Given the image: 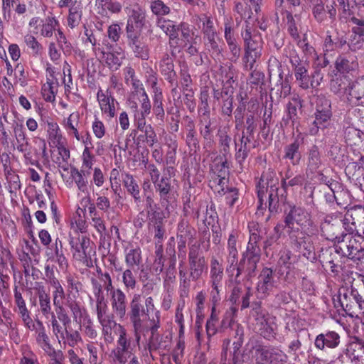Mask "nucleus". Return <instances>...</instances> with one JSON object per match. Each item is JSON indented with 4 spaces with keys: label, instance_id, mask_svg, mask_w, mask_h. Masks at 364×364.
I'll return each mask as SVG.
<instances>
[{
    "label": "nucleus",
    "instance_id": "1",
    "mask_svg": "<svg viewBox=\"0 0 364 364\" xmlns=\"http://www.w3.org/2000/svg\"><path fill=\"white\" fill-rule=\"evenodd\" d=\"M127 316L133 326L136 341L139 343L141 334L150 331L149 349L150 351L166 350L170 345L168 336L159 333L161 327V312L156 309L154 299L148 296L143 302L139 294H134L129 302V311Z\"/></svg>",
    "mask_w": 364,
    "mask_h": 364
},
{
    "label": "nucleus",
    "instance_id": "2",
    "mask_svg": "<svg viewBox=\"0 0 364 364\" xmlns=\"http://www.w3.org/2000/svg\"><path fill=\"white\" fill-rule=\"evenodd\" d=\"M256 223L249 224L250 236L247 242L246 250L242 252L240 260L237 258L236 264L230 267L227 265L226 271L232 276L235 277L236 282L240 283L238 279L241 276H244L247 280L251 279L256 275L257 264L261 259V249L258 245L259 235L257 232Z\"/></svg>",
    "mask_w": 364,
    "mask_h": 364
},
{
    "label": "nucleus",
    "instance_id": "3",
    "mask_svg": "<svg viewBox=\"0 0 364 364\" xmlns=\"http://www.w3.org/2000/svg\"><path fill=\"white\" fill-rule=\"evenodd\" d=\"M256 191L259 205L258 209L266 208L264 198L268 193V208L272 214L278 212L279 208L278 181L274 179L273 172H264L261 176L256 179Z\"/></svg>",
    "mask_w": 364,
    "mask_h": 364
},
{
    "label": "nucleus",
    "instance_id": "4",
    "mask_svg": "<svg viewBox=\"0 0 364 364\" xmlns=\"http://www.w3.org/2000/svg\"><path fill=\"white\" fill-rule=\"evenodd\" d=\"M284 223L288 228L289 237L293 239L299 228L304 232L315 234L316 232L311 213L301 205H290L284 213Z\"/></svg>",
    "mask_w": 364,
    "mask_h": 364
},
{
    "label": "nucleus",
    "instance_id": "5",
    "mask_svg": "<svg viewBox=\"0 0 364 364\" xmlns=\"http://www.w3.org/2000/svg\"><path fill=\"white\" fill-rule=\"evenodd\" d=\"M247 346L255 360V364H284L288 360L287 355L281 349L265 346L258 340H250Z\"/></svg>",
    "mask_w": 364,
    "mask_h": 364
},
{
    "label": "nucleus",
    "instance_id": "6",
    "mask_svg": "<svg viewBox=\"0 0 364 364\" xmlns=\"http://www.w3.org/2000/svg\"><path fill=\"white\" fill-rule=\"evenodd\" d=\"M314 116V119L309 126L308 134L309 135L316 136L320 130L324 131L331 127V102L326 96L319 95L317 97Z\"/></svg>",
    "mask_w": 364,
    "mask_h": 364
},
{
    "label": "nucleus",
    "instance_id": "7",
    "mask_svg": "<svg viewBox=\"0 0 364 364\" xmlns=\"http://www.w3.org/2000/svg\"><path fill=\"white\" fill-rule=\"evenodd\" d=\"M191 21L198 28L201 29L203 39L208 48L219 54L220 49L217 42V32L211 18L205 14L200 15L194 14L192 16Z\"/></svg>",
    "mask_w": 364,
    "mask_h": 364
},
{
    "label": "nucleus",
    "instance_id": "8",
    "mask_svg": "<svg viewBox=\"0 0 364 364\" xmlns=\"http://www.w3.org/2000/svg\"><path fill=\"white\" fill-rule=\"evenodd\" d=\"M305 137L306 134L297 129L296 134H293L292 141L284 146L282 158L292 166L300 164L302 158L301 149L304 145Z\"/></svg>",
    "mask_w": 364,
    "mask_h": 364
},
{
    "label": "nucleus",
    "instance_id": "9",
    "mask_svg": "<svg viewBox=\"0 0 364 364\" xmlns=\"http://www.w3.org/2000/svg\"><path fill=\"white\" fill-rule=\"evenodd\" d=\"M140 107L137 102L133 100H128L129 107L133 115L134 125L139 131H144L147 127L146 117L151 113V105L149 99L139 100Z\"/></svg>",
    "mask_w": 364,
    "mask_h": 364
},
{
    "label": "nucleus",
    "instance_id": "10",
    "mask_svg": "<svg viewBox=\"0 0 364 364\" xmlns=\"http://www.w3.org/2000/svg\"><path fill=\"white\" fill-rule=\"evenodd\" d=\"M272 269L264 267L257 277L256 291L257 297L264 299L268 296L277 285Z\"/></svg>",
    "mask_w": 364,
    "mask_h": 364
},
{
    "label": "nucleus",
    "instance_id": "11",
    "mask_svg": "<svg viewBox=\"0 0 364 364\" xmlns=\"http://www.w3.org/2000/svg\"><path fill=\"white\" fill-rule=\"evenodd\" d=\"M343 223L342 220L333 215H326L320 225L321 235L327 240L337 242L341 237Z\"/></svg>",
    "mask_w": 364,
    "mask_h": 364
},
{
    "label": "nucleus",
    "instance_id": "12",
    "mask_svg": "<svg viewBox=\"0 0 364 364\" xmlns=\"http://www.w3.org/2000/svg\"><path fill=\"white\" fill-rule=\"evenodd\" d=\"M124 82L127 85H132L133 91L131 92L128 100H143L149 99L144 87L143 83L136 76L135 70L131 66H126L123 68Z\"/></svg>",
    "mask_w": 364,
    "mask_h": 364
},
{
    "label": "nucleus",
    "instance_id": "13",
    "mask_svg": "<svg viewBox=\"0 0 364 364\" xmlns=\"http://www.w3.org/2000/svg\"><path fill=\"white\" fill-rule=\"evenodd\" d=\"M153 184L156 193H159L161 205L166 211L170 212V206H172L175 202L174 191L171 184V178L163 176Z\"/></svg>",
    "mask_w": 364,
    "mask_h": 364
},
{
    "label": "nucleus",
    "instance_id": "14",
    "mask_svg": "<svg viewBox=\"0 0 364 364\" xmlns=\"http://www.w3.org/2000/svg\"><path fill=\"white\" fill-rule=\"evenodd\" d=\"M190 277L192 280H198L207 268L205 259L199 255L198 248L191 247L188 254Z\"/></svg>",
    "mask_w": 364,
    "mask_h": 364
},
{
    "label": "nucleus",
    "instance_id": "15",
    "mask_svg": "<svg viewBox=\"0 0 364 364\" xmlns=\"http://www.w3.org/2000/svg\"><path fill=\"white\" fill-rule=\"evenodd\" d=\"M14 135L17 141V150L23 153L26 162L31 165H38L37 161L33 159L31 151L28 150L30 144L22 125H17L14 129Z\"/></svg>",
    "mask_w": 364,
    "mask_h": 364
},
{
    "label": "nucleus",
    "instance_id": "16",
    "mask_svg": "<svg viewBox=\"0 0 364 364\" xmlns=\"http://www.w3.org/2000/svg\"><path fill=\"white\" fill-rule=\"evenodd\" d=\"M38 327L36 326L35 339L36 344L48 355L50 358L55 356L58 350H55L50 343V340L46 333L43 323L40 320L36 321Z\"/></svg>",
    "mask_w": 364,
    "mask_h": 364
},
{
    "label": "nucleus",
    "instance_id": "17",
    "mask_svg": "<svg viewBox=\"0 0 364 364\" xmlns=\"http://www.w3.org/2000/svg\"><path fill=\"white\" fill-rule=\"evenodd\" d=\"M306 235L301 232L302 236L296 237V235L292 239L294 245L301 252L302 255L311 262H314L316 259L314 246L310 237L313 234L305 232Z\"/></svg>",
    "mask_w": 364,
    "mask_h": 364
},
{
    "label": "nucleus",
    "instance_id": "18",
    "mask_svg": "<svg viewBox=\"0 0 364 364\" xmlns=\"http://www.w3.org/2000/svg\"><path fill=\"white\" fill-rule=\"evenodd\" d=\"M47 282L53 288L52 296L53 305H60L65 297V293L60 281L55 277L53 269L47 265L45 267Z\"/></svg>",
    "mask_w": 364,
    "mask_h": 364
},
{
    "label": "nucleus",
    "instance_id": "19",
    "mask_svg": "<svg viewBox=\"0 0 364 364\" xmlns=\"http://www.w3.org/2000/svg\"><path fill=\"white\" fill-rule=\"evenodd\" d=\"M341 343V336L333 331H328L318 334L314 341V346L318 350L326 351L327 348H337Z\"/></svg>",
    "mask_w": 364,
    "mask_h": 364
},
{
    "label": "nucleus",
    "instance_id": "20",
    "mask_svg": "<svg viewBox=\"0 0 364 364\" xmlns=\"http://www.w3.org/2000/svg\"><path fill=\"white\" fill-rule=\"evenodd\" d=\"M343 352L354 364H364L363 340L354 338Z\"/></svg>",
    "mask_w": 364,
    "mask_h": 364
},
{
    "label": "nucleus",
    "instance_id": "21",
    "mask_svg": "<svg viewBox=\"0 0 364 364\" xmlns=\"http://www.w3.org/2000/svg\"><path fill=\"white\" fill-rule=\"evenodd\" d=\"M242 36L245 41V50L262 53L263 41L257 31L247 25L245 31L242 32Z\"/></svg>",
    "mask_w": 364,
    "mask_h": 364
},
{
    "label": "nucleus",
    "instance_id": "22",
    "mask_svg": "<svg viewBox=\"0 0 364 364\" xmlns=\"http://www.w3.org/2000/svg\"><path fill=\"white\" fill-rule=\"evenodd\" d=\"M110 301L113 313L119 318H124L126 316L127 305L125 293L121 289L117 288L112 292Z\"/></svg>",
    "mask_w": 364,
    "mask_h": 364
},
{
    "label": "nucleus",
    "instance_id": "23",
    "mask_svg": "<svg viewBox=\"0 0 364 364\" xmlns=\"http://www.w3.org/2000/svg\"><path fill=\"white\" fill-rule=\"evenodd\" d=\"M33 289L38 297L40 311L43 316L48 318L55 314L52 311L50 295L46 292L44 285L41 282H36Z\"/></svg>",
    "mask_w": 364,
    "mask_h": 364
},
{
    "label": "nucleus",
    "instance_id": "24",
    "mask_svg": "<svg viewBox=\"0 0 364 364\" xmlns=\"http://www.w3.org/2000/svg\"><path fill=\"white\" fill-rule=\"evenodd\" d=\"M69 244L75 257L85 258L87 257V250L90 244V240L85 235L78 233L75 236L69 235Z\"/></svg>",
    "mask_w": 364,
    "mask_h": 364
},
{
    "label": "nucleus",
    "instance_id": "25",
    "mask_svg": "<svg viewBox=\"0 0 364 364\" xmlns=\"http://www.w3.org/2000/svg\"><path fill=\"white\" fill-rule=\"evenodd\" d=\"M277 324L275 322V317H272L264 324L260 326L258 331L260 335L269 341H277L283 343L285 341L284 336L278 333Z\"/></svg>",
    "mask_w": 364,
    "mask_h": 364
},
{
    "label": "nucleus",
    "instance_id": "26",
    "mask_svg": "<svg viewBox=\"0 0 364 364\" xmlns=\"http://www.w3.org/2000/svg\"><path fill=\"white\" fill-rule=\"evenodd\" d=\"M358 240L352 233L342 234V237L334 245L335 252L342 257H348L350 259L352 255V247L357 245Z\"/></svg>",
    "mask_w": 364,
    "mask_h": 364
},
{
    "label": "nucleus",
    "instance_id": "27",
    "mask_svg": "<svg viewBox=\"0 0 364 364\" xmlns=\"http://www.w3.org/2000/svg\"><path fill=\"white\" fill-rule=\"evenodd\" d=\"M240 234L238 231L232 230L228 236L227 242V265L234 266L236 264L237 258H238V238Z\"/></svg>",
    "mask_w": 364,
    "mask_h": 364
},
{
    "label": "nucleus",
    "instance_id": "28",
    "mask_svg": "<svg viewBox=\"0 0 364 364\" xmlns=\"http://www.w3.org/2000/svg\"><path fill=\"white\" fill-rule=\"evenodd\" d=\"M97 100L102 112L109 119L113 118L116 114L115 104H118L112 95H106L100 90L97 94Z\"/></svg>",
    "mask_w": 364,
    "mask_h": 364
},
{
    "label": "nucleus",
    "instance_id": "29",
    "mask_svg": "<svg viewBox=\"0 0 364 364\" xmlns=\"http://www.w3.org/2000/svg\"><path fill=\"white\" fill-rule=\"evenodd\" d=\"M335 306H341L346 314L350 316H353L356 307V304L352 297L348 289H344L339 291L338 301H335Z\"/></svg>",
    "mask_w": 364,
    "mask_h": 364
},
{
    "label": "nucleus",
    "instance_id": "30",
    "mask_svg": "<svg viewBox=\"0 0 364 364\" xmlns=\"http://www.w3.org/2000/svg\"><path fill=\"white\" fill-rule=\"evenodd\" d=\"M322 159L319 148L314 144L309 148L306 157V172L316 173L322 165Z\"/></svg>",
    "mask_w": 364,
    "mask_h": 364
},
{
    "label": "nucleus",
    "instance_id": "31",
    "mask_svg": "<svg viewBox=\"0 0 364 364\" xmlns=\"http://www.w3.org/2000/svg\"><path fill=\"white\" fill-rule=\"evenodd\" d=\"M102 326V335L106 343H112L114 340V333L117 335L124 328L119 323L112 319H106L102 322H99Z\"/></svg>",
    "mask_w": 364,
    "mask_h": 364
},
{
    "label": "nucleus",
    "instance_id": "32",
    "mask_svg": "<svg viewBox=\"0 0 364 364\" xmlns=\"http://www.w3.org/2000/svg\"><path fill=\"white\" fill-rule=\"evenodd\" d=\"M348 100L354 104H362L364 101V76L348 84Z\"/></svg>",
    "mask_w": 364,
    "mask_h": 364
},
{
    "label": "nucleus",
    "instance_id": "33",
    "mask_svg": "<svg viewBox=\"0 0 364 364\" xmlns=\"http://www.w3.org/2000/svg\"><path fill=\"white\" fill-rule=\"evenodd\" d=\"M97 13L103 16H107L109 13L117 14L122 11V4L116 0H96Z\"/></svg>",
    "mask_w": 364,
    "mask_h": 364
},
{
    "label": "nucleus",
    "instance_id": "34",
    "mask_svg": "<svg viewBox=\"0 0 364 364\" xmlns=\"http://www.w3.org/2000/svg\"><path fill=\"white\" fill-rule=\"evenodd\" d=\"M41 23L39 31H33V33H39L43 38H51L53 33L60 28V23L54 16H48Z\"/></svg>",
    "mask_w": 364,
    "mask_h": 364
},
{
    "label": "nucleus",
    "instance_id": "35",
    "mask_svg": "<svg viewBox=\"0 0 364 364\" xmlns=\"http://www.w3.org/2000/svg\"><path fill=\"white\" fill-rule=\"evenodd\" d=\"M127 46L133 52L136 58L143 60H148L149 58V48L148 46L139 38L127 41Z\"/></svg>",
    "mask_w": 364,
    "mask_h": 364
},
{
    "label": "nucleus",
    "instance_id": "36",
    "mask_svg": "<svg viewBox=\"0 0 364 364\" xmlns=\"http://www.w3.org/2000/svg\"><path fill=\"white\" fill-rule=\"evenodd\" d=\"M124 261L131 269L139 267L142 263L141 250L139 247L131 246L124 250Z\"/></svg>",
    "mask_w": 364,
    "mask_h": 364
},
{
    "label": "nucleus",
    "instance_id": "37",
    "mask_svg": "<svg viewBox=\"0 0 364 364\" xmlns=\"http://www.w3.org/2000/svg\"><path fill=\"white\" fill-rule=\"evenodd\" d=\"M90 171L85 170L79 171L77 168L73 167L70 170V176L76 184L77 189L83 193H88V181L87 176L89 175Z\"/></svg>",
    "mask_w": 364,
    "mask_h": 364
},
{
    "label": "nucleus",
    "instance_id": "38",
    "mask_svg": "<svg viewBox=\"0 0 364 364\" xmlns=\"http://www.w3.org/2000/svg\"><path fill=\"white\" fill-rule=\"evenodd\" d=\"M302 104L299 95H294L287 105V118L283 119L284 124H287L289 121L294 126L297 121V109L301 108Z\"/></svg>",
    "mask_w": 364,
    "mask_h": 364
},
{
    "label": "nucleus",
    "instance_id": "39",
    "mask_svg": "<svg viewBox=\"0 0 364 364\" xmlns=\"http://www.w3.org/2000/svg\"><path fill=\"white\" fill-rule=\"evenodd\" d=\"M67 306L70 310L73 321L80 326L90 318L87 311L78 302L68 300Z\"/></svg>",
    "mask_w": 364,
    "mask_h": 364
},
{
    "label": "nucleus",
    "instance_id": "40",
    "mask_svg": "<svg viewBox=\"0 0 364 364\" xmlns=\"http://www.w3.org/2000/svg\"><path fill=\"white\" fill-rule=\"evenodd\" d=\"M156 23L157 27L168 36L170 41L178 38V28H177L178 26L172 21L160 17L157 18Z\"/></svg>",
    "mask_w": 364,
    "mask_h": 364
},
{
    "label": "nucleus",
    "instance_id": "41",
    "mask_svg": "<svg viewBox=\"0 0 364 364\" xmlns=\"http://www.w3.org/2000/svg\"><path fill=\"white\" fill-rule=\"evenodd\" d=\"M173 60L168 55L164 57L160 63V71L165 79L171 85L176 81V73L174 71Z\"/></svg>",
    "mask_w": 364,
    "mask_h": 364
},
{
    "label": "nucleus",
    "instance_id": "42",
    "mask_svg": "<svg viewBox=\"0 0 364 364\" xmlns=\"http://www.w3.org/2000/svg\"><path fill=\"white\" fill-rule=\"evenodd\" d=\"M223 266L222 263L215 257H212L210 260L209 283H223Z\"/></svg>",
    "mask_w": 364,
    "mask_h": 364
},
{
    "label": "nucleus",
    "instance_id": "43",
    "mask_svg": "<svg viewBox=\"0 0 364 364\" xmlns=\"http://www.w3.org/2000/svg\"><path fill=\"white\" fill-rule=\"evenodd\" d=\"M81 341L82 338L80 332L69 327L65 328V331L63 333V338H60L58 343L60 344L62 343L64 347L68 345L70 347L73 348Z\"/></svg>",
    "mask_w": 364,
    "mask_h": 364
},
{
    "label": "nucleus",
    "instance_id": "44",
    "mask_svg": "<svg viewBox=\"0 0 364 364\" xmlns=\"http://www.w3.org/2000/svg\"><path fill=\"white\" fill-rule=\"evenodd\" d=\"M344 138L350 146L359 145L364 141V132L353 127H348L344 130Z\"/></svg>",
    "mask_w": 364,
    "mask_h": 364
},
{
    "label": "nucleus",
    "instance_id": "45",
    "mask_svg": "<svg viewBox=\"0 0 364 364\" xmlns=\"http://www.w3.org/2000/svg\"><path fill=\"white\" fill-rule=\"evenodd\" d=\"M308 69L309 63H307L306 64L293 70L295 79L299 83V86L304 90H308L310 87V77L309 75Z\"/></svg>",
    "mask_w": 364,
    "mask_h": 364
},
{
    "label": "nucleus",
    "instance_id": "46",
    "mask_svg": "<svg viewBox=\"0 0 364 364\" xmlns=\"http://www.w3.org/2000/svg\"><path fill=\"white\" fill-rule=\"evenodd\" d=\"M276 14L284 15L294 13L296 7L300 5V0H276Z\"/></svg>",
    "mask_w": 364,
    "mask_h": 364
},
{
    "label": "nucleus",
    "instance_id": "47",
    "mask_svg": "<svg viewBox=\"0 0 364 364\" xmlns=\"http://www.w3.org/2000/svg\"><path fill=\"white\" fill-rule=\"evenodd\" d=\"M102 54L103 60L105 62L107 65L112 70H117L121 66L122 60L124 58L123 53H112V52H103Z\"/></svg>",
    "mask_w": 364,
    "mask_h": 364
},
{
    "label": "nucleus",
    "instance_id": "48",
    "mask_svg": "<svg viewBox=\"0 0 364 364\" xmlns=\"http://www.w3.org/2000/svg\"><path fill=\"white\" fill-rule=\"evenodd\" d=\"M335 68L340 73H348L358 68V63L353 59L339 56L336 60Z\"/></svg>",
    "mask_w": 364,
    "mask_h": 364
},
{
    "label": "nucleus",
    "instance_id": "49",
    "mask_svg": "<svg viewBox=\"0 0 364 364\" xmlns=\"http://www.w3.org/2000/svg\"><path fill=\"white\" fill-rule=\"evenodd\" d=\"M348 80L346 76L336 77L330 83V89L335 94H348Z\"/></svg>",
    "mask_w": 364,
    "mask_h": 364
},
{
    "label": "nucleus",
    "instance_id": "50",
    "mask_svg": "<svg viewBox=\"0 0 364 364\" xmlns=\"http://www.w3.org/2000/svg\"><path fill=\"white\" fill-rule=\"evenodd\" d=\"M177 28L181 31V40L186 43V46L188 45V43H195V41L199 38V36L195 33L188 23H181Z\"/></svg>",
    "mask_w": 364,
    "mask_h": 364
},
{
    "label": "nucleus",
    "instance_id": "51",
    "mask_svg": "<svg viewBox=\"0 0 364 364\" xmlns=\"http://www.w3.org/2000/svg\"><path fill=\"white\" fill-rule=\"evenodd\" d=\"M82 8L80 4L73 5L69 9V14L68 16V25L71 28L77 26L82 18Z\"/></svg>",
    "mask_w": 364,
    "mask_h": 364
},
{
    "label": "nucleus",
    "instance_id": "52",
    "mask_svg": "<svg viewBox=\"0 0 364 364\" xmlns=\"http://www.w3.org/2000/svg\"><path fill=\"white\" fill-rule=\"evenodd\" d=\"M127 21L136 24V26L144 27L146 22V12L141 8L137 6L134 8L129 12Z\"/></svg>",
    "mask_w": 364,
    "mask_h": 364
},
{
    "label": "nucleus",
    "instance_id": "53",
    "mask_svg": "<svg viewBox=\"0 0 364 364\" xmlns=\"http://www.w3.org/2000/svg\"><path fill=\"white\" fill-rule=\"evenodd\" d=\"M25 44L31 49L33 55L38 56L42 54L43 46L41 44L36 38L32 34H26L23 37Z\"/></svg>",
    "mask_w": 364,
    "mask_h": 364
},
{
    "label": "nucleus",
    "instance_id": "54",
    "mask_svg": "<svg viewBox=\"0 0 364 364\" xmlns=\"http://www.w3.org/2000/svg\"><path fill=\"white\" fill-rule=\"evenodd\" d=\"M215 214V210L213 208V205L208 206L206 203H202L200 205L199 208L196 212V216L198 219L200 218L204 223H210L209 220L214 218Z\"/></svg>",
    "mask_w": 364,
    "mask_h": 364
},
{
    "label": "nucleus",
    "instance_id": "55",
    "mask_svg": "<svg viewBox=\"0 0 364 364\" xmlns=\"http://www.w3.org/2000/svg\"><path fill=\"white\" fill-rule=\"evenodd\" d=\"M228 127L220 129L218 132L219 145L224 154H228L230 152V146L232 139L228 134Z\"/></svg>",
    "mask_w": 364,
    "mask_h": 364
},
{
    "label": "nucleus",
    "instance_id": "56",
    "mask_svg": "<svg viewBox=\"0 0 364 364\" xmlns=\"http://www.w3.org/2000/svg\"><path fill=\"white\" fill-rule=\"evenodd\" d=\"M261 55V52L245 50V55L242 58L244 69L245 70H252L257 60L260 58Z\"/></svg>",
    "mask_w": 364,
    "mask_h": 364
},
{
    "label": "nucleus",
    "instance_id": "57",
    "mask_svg": "<svg viewBox=\"0 0 364 364\" xmlns=\"http://www.w3.org/2000/svg\"><path fill=\"white\" fill-rule=\"evenodd\" d=\"M152 13L156 16H162L170 13L169 6L162 0H148Z\"/></svg>",
    "mask_w": 364,
    "mask_h": 364
},
{
    "label": "nucleus",
    "instance_id": "58",
    "mask_svg": "<svg viewBox=\"0 0 364 364\" xmlns=\"http://www.w3.org/2000/svg\"><path fill=\"white\" fill-rule=\"evenodd\" d=\"M48 138L53 143L60 145L62 143V134L58 124L56 122H48Z\"/></svg>",
    "mask_w": 364,
    "mask_h": 364
},
{
    "label": "nucleus",
    "instance_id": "59",
    "mask_svg": "<svg viewBox=\"0 0 364 364\" xmlns=\"http://www.w3.org/2000/svg\"><path fill=\"white\" fill-rule=\"evenodd\" d=\"M134 269L128 267L122 273V283L126 290H133L136 287V279L133 273Z\"/></svg>",
    "mask_w": 364,
    "mask_h": 364
},
{
    "label": "nucleus",
    "instance_id": "60",
    "mask_svg": "<svg viewBox=\"0 0 364 364\" xmlns=\"http://www.w3.org/2000/svg\"><path fill=\"white\" fill-rule=\"evenodd\" d=\"M356 240H358L357 245H353L352 247V255H350V259L354 262H360L364 260V242L363 240H360L361 237L360 235H355Z\"/></svg>",
    "mask_w": 364,
    "mask_h": 364
},
{
    "label": "nucleus",
    "instance_id": "61",
    "mask_svg": "<svg viewBox=\"0 0 364 364\" xmlns=\"http://www.w3.org/2000/svg\"><path fill=\"white\" fill-rule=\"evenodd\" d=\"M15 312L21 319L23 324L26 328L31 331H34V329H36L35 323L33 322L31 316V312L29 311L27 307L21 308V309L15 311Z\"/></svg>",
    "mask_w": 364,
    "mask_h": 364
},
{
    "label": "nucleus",
    "instance_id": "62",
    "mask_svg": "<svg viewBox=\"0 0 364 364\" xmlns=\"http://www.w3.org/2000/svg\"><path fill=\"white\" fill-rule=\"evenodd\" d=\"M123 183L124 187L127 188V192L132 196L140 193L139 186L132 175L126 173L123 178Z\"/></svg>",
    "mask_w": 364,
    "mask_h": 364
},
{
    "label": "nucleus",
    "instance_id": "63",
    "mask_svg": "<svg viewBox=\"0 0 364 364\" xmlns=\"http://www.w3.org/2000/svg\"><path fill=\"white\" fill-rule=\"evenodd\" d=\"M117 343V346L114 350L132 351L130 338H128L127 333L124 327L119 332Z\"/></svg>",
    "mask_w": 364,
    "mask_h": 364
},
{
    "label": "nucleus",
    "instance_id": "64",
    "mask_svg": "<svg viewBox=\"0 0 364 364\" xmlns=\"http://www.w3.org/2000/svg\"><path fill=\"white\" fill-rule=\"evenodd\" d=\"M21 353L20 364H39L36 355L28 346H23Z\"/></svg>",
    "mask_w": 364,
    "mask_h": 364
}]
</instances>
